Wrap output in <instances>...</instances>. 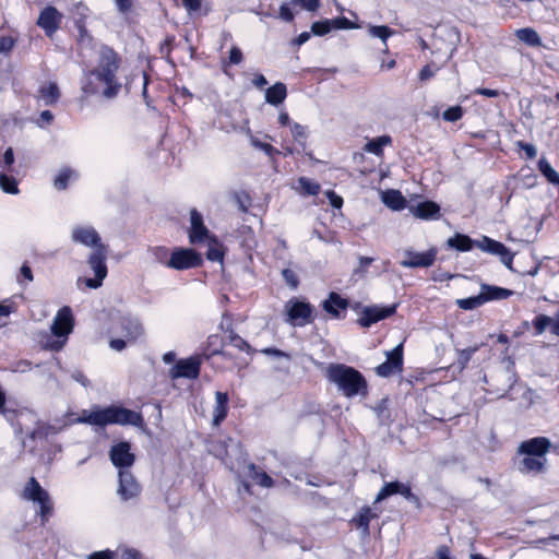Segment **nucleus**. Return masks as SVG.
Segmentation results:
<instances>
[{
	"mask_svg": "<svg viewBox=\"0 0 559 559\" xmlns=\"http://www.w3.org/2000/svg\"><path fill=\"white\" fill-rule=\"evenodd\" d=\"M241 61H242L241 50L236 46L231 47L230 51H229V63L239 64Z\"/></svg>",
	"mask_w": 559,
	"mask_h": 559,
	"instance_id": "57",
	"label": "nucleus"
},
{
	"mask_svg": "<svg viewBox=\"0 0 559 559\" xmlns=\"http://www.w3.org/2000/svg\"><path fill=\"white\" fill-rule=\"evenodd\" d=\"M95 426H107V425H132L140 426L143 423V418L140 413L134 411L109 406L105 408H94L93 416L88 419Z\"/></svg>",
	"mask_w": 559,
	"mask_h": 559,
	"instance_id": "3",
	"label": "nucleus"
},
{
	"mask_svg": "<svg viewBox=\"0 0 559 559\" xmlns=\"http://www.w3.org/2000/svg\"><path fill=\"white\" fill-rule=\"evenodd\" d=\"M486 302V298L481 296V293L477 296L457 299L456 305L463 309V310H473L480 306H483Z\"/></svg>",
	"mask_w": 559,
	"mask_h": 559,
	"instance_id": "41",
	"label": "nucleus"
},
{
	"mask_svg": "<svg viewBox=\"0 0 559 559\" xmlns=\"http://www.w3.org/2000/svg\"><path fill=\"white\" fill-rule=\"evenodd\" d=\"M377 516V513L373 512L371 508L365 507L360 509L357 518L354 519V521L357 523V526L362 530V534L367 536L369 535V523Z\"/></svg>",
	"mask_w": 559,
	"mask_h": 559,
	"instance_id": "36",
	"label": "nucleus"
},
{
	"mask_svg": "<svg viewBox=\"0 0 559 559\" xmlns=\"http://www.w3.org/2000/svg\"><path fill=\"white\" fill-rule=\"evenodd\" d=\"M229 343L234 347L238 348L239 350L247 352V353H249L251 350L250 345L243 338H241L240 336H238L236 334H231L229 336Z\"/></svg>",
	"mask_w": 559,
	"mask_h": 559,
	"instance_id": "51",
	"label": "nucleus"
},
{
	"mask_svg": "<svg viewBox=\"0 0 559 559\" xmlns=\"http://www.w3.org/2000/svg\"><path fill=\"white\" fill-rule=\"evenodd\" d=\"M480 293L484 298H486V302L490 300H502L511 297L514 292L511 289L483 284L480 286Z\"/></svg>",
	"mask_w": 559,
	"mask_h": 559,
	"instance_id": "26",
	"label": "nucleus"
},
{
	"mask_svg": "<svg viewBox=\"0 0 559 559\" xmlns=\"http://www.w3.org/2000/svg\"><path fill=\"white\" fill-rule=\"evenodd\" d=\"M135 0H115V4L121 14L131 12Z\"/></svg>",
	"mask_w": 559,
	"mask_h": 559,
	"instance_id": "54",
	"label": "nucleus"
},
{
	"mask_svg": "<svg viewBox=\"0 0 559 559\" xmlns=\"http://www.w3.org/2000/svg\"><path fill=\"white\" fill-rule=\"evenodd\" d=\"M119 485L117 493L122 501L136 498L141 492V485L138 483L130 469H121L118 473Z\"/></svg>",
	"mask_w": 559,
	"mask_h": 559,
	"instance_id": "14",
	"label": "nucleus"
},
{
	"mask_svg": "<svg viewBox=\"0 0 559 559\" xmlns=\"http://www.w3.org/2000/svg\"><path fill=\"white\" fill-rule=\"evenodd\" d=\"M391 143L392 138L390 135H381L368 141L364 146V151L377 156H381L383 153V147L390 145Z\"/></svg>",
	"mask_w": 559,
	"mask_h": 559,
	"instance_id": "32",
	"label": "nucleus"
},
{
	"mask_svg": "<svg viewBox=\"0 0 559 559\" xmlns=\"http://www.w3.org/2000/svg\"><path fill=\"white\" fill-rule=\"evenodd\" d=\"M299 186L300 188L302 189V191L308 194V195H316L319 193L320 191V186L319 183L308 179V178H305V177H301L299 180Z\"/></svg>",
	"mask_w": 559,
	"mask_h": 559,
	"instance_id": "45",
	"label": "nucleus"
},
{
	"mask_svg": "<svg viewBox=\"0 0 559 559\" xmlns=\"http://www.w3.org/2000/svg\"><path fill=\"white\" fill-rule=\"evenodd\" d=\"M348 307V300L342 298L337 293H330L328 299L322 302L324 311L331 314L332 318H341L340 312L346 310Z\"/></svg>",
	"mask_w": 559,
	"mask_h": 559,
	"instance_id": "24",
	"label": "nucleus"
},
{
	"mask_svg": "<svg viewBox=\"0 0 559 559\" xmlns=\"http://www.w3.org/2000/svg\"><path fill=\"white\" fill-rule=\"evenodd\" d=\"M498 255L500 257L501 263L509 270H512L513 254L510 252V250L506 247L504 250H502Z\"/></svg>",
	"mask_w": 559,
	"mask_h": 559,
	"instance_id": "56",
	"label": "nucleus"
},
{
	"mask_svg": "<svg viewBox=\"0 0 559 559\" xmlns=\"http://www.w3.org/2000/svg\"><path fill=\"white\" fill-rule=\"evenodd\" d=\"M287 96L286 85L282 82H277L265 91L266 103L277 106L282 104Z\"/></svg>",
	"mask_w": 559,
	"mask_h": 559,
	"instance_id": "27",
	"label": "nucleus"
},
{
	"mask_svg": "<svg viewBox=\"0 0 559 559\" xmlns=\"http://www.w3.org/2000/svg\"><path fill=\"white\" fill-rule=\"evenodd\" d=\"M479 349V345H474L464 349H457V365L464 369L472 356Z\"/></svg>",
	"mask_w": 559,
	"mask_h": 559,
	"instance_id": "43",
	"label": "nucleus"
},
{
	"mask_svg": "<svg viewBox=\"0 0 559 559\" xmlns=\"http://www.w3.org/2000/svg\"><path fill=\"white\" fill-rule=\"evenodd\" d=\"M121 328L128 341H135L143 333L142 324L138 319L122 318Z\"/></svg>",
	"mask_w": 559,
	"mask_h": 559,
	"instance_id": "28",
	"label": "nucleus"
},
{
	"mask_svg": "<svg viewBox=\"0 0 559 559\" xmlns=\"http://www.w3.org/2000/svg\"><path fill=\"white\" fill-rule=\"evenodd\" d=\"M516 469L525 475H537L546 472L547 457L518 454L515 460Z\"/></svg>",
	"mask_w": 559,
	"mask_h": 559,
	"instance_id": "16",
	"label": "nucleus"
},
{
	"mask_svg": "<svg viewBox=\"0 0 559 559\" xmlns=\"http://www.w3.org/2000/svg\"><path fill=\"white\" fill-rule=\"evenodd\" d=\"M115 554L110 550L96 551L88 556L87 559H114Z\"/></svg>",
	"mask_w": 559,
	"mask_h": 559,
	"instance_id": "62",
	"label": "nucleus"
},
{
	"mask_svg": "<svg viewBox=\"0 0 559 559\" xmlns=\"http://www.w3.org/2000/svg\"><path fill=\"white\" fill-rule=\"evenodd\" d=\"M397 305H391L385 307L380 306H370L364 307L361 310L360 317L358 318V324L362 328H369L373 323L381 321L396 311Z\"/></svg>",
	"mask_w": 559,
	"mask_h": 559,
	"instance_id": "15",
	"label": "nucleus"
},
{
	"mask_svg": "<svg viewBox=\"0 0 559 559\" xmlns=\"http://www.w3.org/2000/svg\"><path fill=\"white\" fill-rule=\"evenodd\" d=\"M248 476L264 488L273 486V479L263 471H259L253 464L248 466Z\"/></svg>",
	"mask_w": 559,
	"mask_h": 559,
	"instance_id": "37",
	"label": "nucleus"
},
{
	"mask_svg": "<svg viewBox=\"0 0 559 559\" xmlns=\"http://www.w3.org/2000/svg\"><path fill=\"white\" fill-rule=\"evenodd\" d=\"M74 328V316L72 309L69 306L62 307L56 314L50 330L51 333L58 337L63 338L62 341L53 342L50 348L59 350L63 347L68 336L72 333Z\"/></svg>",
	"mask_w": 559,
	"mask_h": 559,
	"instance_id": "6",
	"label": "nucleus"
},
{
	"mask_svg": "<svg viewBox=\"0 0 559 559\" xmlns=\"http://www.w3.org/2000/svg\"><path fill=\"white\" fill-rule=\"evenodd\" d=\"M204 243L207 246L206 258L210 261H221L223 259L222 246L214 236L205 240Z\"/></svg>",
	"mask_w": 559,
	"mask_h": 559,
	"instance_id": "39",
	"label": "nucleus"
},
{
	"mask_svg": "<svg viewBox=\"0 0 559 559\" xmlns=\"http://www.w3.org/2000/svg\"><path fill=\"white\" fill-rule=\"evenodd\" d=\"M200 359L197 357L181 359L170 369V377L173 379H195L200 373Z\"/></svg>",
	"mask_w": 559,
	"mask_h": 559,
	"instance_id": "20",
	"label": "nucleus"
},
{
	"mask_svg": "<svg viewBox=\"0 0 559 559\" xmlns=\"http://www.w3.org/2000/svg\"><path fill=\"white\" fill-rule=\"evenodd\" d=\"M228 395L224 392L215 393V405L213 408V425L218 426L227 416Z\"/></svg>",
	"mask_w": 559,
	"mask_h": 559,
	"instance_id": "25",
	"label": "nucleus"
},
{
	"mask_svg": "<svg viewBox=\"0 0 559 559\" xmlns=\"http://www.w3.org/2000/svg\"><path fill=\"white\" fill-rule=\"evenodd\" d=\"M370 37L379 38L383 45V52H388V39L395 34V31L386 25H367Z\"/></svg>",
	"mask_w": 559,
	"mask_h": 559,
	"instance_id": "29",
	"label": "nucleus"
},
{
	"mask_svg": "<svg viewBox=\"0 0 559 559\" xmlns=\"http://www.w3.org/2000/svg\"><path fill=\"white\" fill-rule=\"evenodd\" d=\"M23 498L31 500L39 506V515L41 523L45 524L48 521L49 515L52 511V501L49 493L39 485V483L32 477L24 487Z\"/></svg>",
	"mask_w": 559,
	"mask_h": 559,
	"instance_id": "7",
	"label": "nucleus"
},
{
	"mask_svg": "<svg viewBox=\"0 0 559 559\" xmlns=\"http://www.w3.org/2000/svg\"><path fill=\"white\" fill-rule=\"evenodd\" d=\"M202 264V257L193 249L176 248L171 253L167 267L174 270H188Z\"/></svg>",
	"mask_w": 559,
	"mask_h": 559,
	"instance_id": "9",
	"label": "nucleus"
},
{
	"mask_svg": "<svg viewBox=\"0 0 559 559\" xmlns=\"http://www.w3.org/2000/svg\"><path fill=\"white\" fill-rule=\"evenodd\" d=\"M516 145L525 152L527 158L530 159H533L537 155V150L533 144L519 141Z\"/></svg>",
	"mask_w": 559,
	"mask_h": 559,
	"instance_id": "55",
	"label": "nucleus"
},
{
	"mask_svg": "<svg viewBox=\"0 0 559 559\" xmlns=\"http://www.w3.org/2000/svg\"><path fill=\"white\" fill-rule=\"evenodd\" d=\"M409 213L423 221H433L440 217V206L433 201H423L408 206Z\"/></svg>",
	"mask_w": 559,
	"mask_h": 559,
	"instance_id": "23",
	"label": "nucleus"
},
{
	"mask_svg": "<svg viewBox=\"0 0 559 559\" xmlns=\"http://www.w3.org/2000/svg\"><path fill=\"white\" fill-rule=\"evenodd\" d=\"M0 188L3 192L16 194L19 192L17 182L13 177H9L4 169L0 168Z\"/></svg>",
	"mask_w": 559,
	"mask_h": 559,
	"instance_id": "40",
	"label": "nucleus"
},
{
	"mask_svg": "<svg viewBox=\"0 0 559 559\" xmlns=\"http://www.w3.org/2000/svg\"><path fill=\"white\" fill-rule=\"evenodd\" d=\"M107 254V246L97 247L94 249L87 258V265L94 272L95 277L83 280L80 278L79 282H83L86 287L92 289L99 288L103 285V281L106 278L108 272L106 265Z\"/></svg>",
	"mask_w": 559,
	"mask_h": 559,
	"instance_id": "5",
	"label": "nucleus"
},
{
	"mask_svg": "<svg viewBox=\"0 0 559 559\" xmlns=\"http://www.w3.org/2000/svg\"><path fill=\"white\" fill-rule=\"evenodd\" d=\"M280 17L285 22H292L294 20V14L288 8L287 4H282L280 8Z\"/></svg>",
	"mask_w": 559,
	"mask_h": 559,
	"instance_id": "61",
	"label": "nucleus"
},
{
	"mask_svg": "<svg viewBox=\"0 0 559 559\" xmlns=\"http://www.w3.org/2000/svg\"><path fill=\"white\" fill-rule=\"evenodd\" d=\"M60 97V91L55 82H49L46 85H43L39 90V98L44 102L45 105L55 104Z\"/></svg>",
	"mask_w": 559,
	"mask_h": 559,
	"instance_id": "33",
	"label": "nucleus"
},
{
	"mask_svg": "<svg viewBox=\"0 0 559 559\" xmlns=\"http://www.w3.org/2000/svg\"><path fill=\"white\" fill-rule=\"evenodd\" d=\"M462 116L463 109L460 106L450 107L442 114L443 119L451 122L460 120Z\"/></svg>",
	"mask_w": 559,
	"mask_h": 559,
	"instance_id": "48",
	"label": "nucleus"
},
{
	"mask_svg": "<svg viewBox=\"0 0 559 559\" xmlns=\"http://www.w3.org/2000/svg\"><path fill=\"white\" fill-rule=\"evenodd\" d=\"M538 169L550 183L559 187V174L552 168L545 157L539 159Z\"/></svg>",
	"mask_w": 559,
	"mask_h": 559,
	"instance_id": "38",
	"label": "nucleus"
},
{
	"mask_svg": "<svg viewBox=\"0 0 559 559\" xmlns=\"http://www.w3.org/2000/svg\"><path fill=\"white\" fill-rule=\"evenodd\" d=\"M61 21L62 14L56 8L47 7L40 12L37 24L46 35L51 36L59 28Z\"/></svg>",
	"mask_w": 559,
	"mask_h": 559,
	"instance_id": "22",
	"label": "nucleus"
},
{
	"mask_svg": "<svg viewBox=\"0 0 559 559\" xmlns=\"http://www.w3.org/2000/svg\"><path fill=\"white\" fill-rule=\"evenodd\" d=\"M119 79H112L95 69L87 71L82 80V91L85 95H100L114 99L121 91Z\"/></svg>",
	"mask_w": 559,
	"mask_h": 559,
	"instance_id": "2",
	"label": "nucleus"
},
{
	"mask_svg": "<svg viewBox=\"0 0 559 559\" xmlns=\"http://www.w3.org/2000/svg\"><path fill=\"white\" fill-rule=\"evenodd\" d=\"M447 246L461 252H467L475 246V241L467 235L457 233L447 240Z\"/></svg>",
	"mask_w": 559,
	"mask_h": 559,
	"instance_id": "30",
	"label": "nucleus"
},
{
	"mask_svg": "<svg viewBox=\"0 0 559 559\" xmlns=\"http://www.w3.org/2000/svg\"><path fill=\"white\" fill-rule=\"evenodd\" d=\"M109 459L112 465L118 468V473L121 469H130L134 464L135 455L131 452V445L129 442L121 441L114 444L109 450Z\"/></svg>",
	"mask_w": 559,
	"mask_h": 559,
	"instance_id": "13",
	"label": "nucleus"
},
{
	"mask_svg": "<svg viewBox=\"0 0 559 559\" xmlns=\"http://www.w3.org/2000/svg\"><path fill=\"white\" fill-rule=\"evenodd\" d=\"M212 235L203 223L202 215L195 210L190 211V230L189 240L191 243H202L210 239Z\"/></svg>",
	"mask_w": 559,
	"mask_h": 559,
	"instance_id": "19",
	"label": "nucleus"
},
{
	"mask_svg": "<svg viewBox=\"0 0 559 559\" xmlns=\"http://www.w3.org/2000/svg\"><path fill=\"white\" fill-rule=\"evenodd\" d=\"M282 275L288 286H290L294 289L297 288L299 281L294 271L285 269L282 271Z\"/></svg>",
	"mask_w": 559,
	"mask_h": 559,
	"instance_id": "52",
	"label": "nucleus"
},
{
	"mask_svg": "<svg viewBox=\"0 0 559 559\" xmlns=\"http://www.w3.org/2000/svg\"><path fill=\"white\" fill-rule=\"evenodd\" d=\"M382 202L394 211L403 210L406 206V199L397 190H389L382 194Z\"/></svg>",
	"mask_w": 559,
	"mask_h": 559,
	"instance_id": "31",
	"label": "nucleus"
},
{
	"mask_svg": "<svg viewBox=\"0 0 559 559\" xmlns=\"http://www.w3.org/2000/svg\"><path fill=\"white\" fill-rule=\"evenodd\" d=\"M373 262L372 258L369 257H360L359 258V267L355 270V274H359L362 276L366 273V269Z\"/></svg>",
	"mask_w": 559,
	"mask_h": 559,
	"instance_id": "58",
	"label": "nucleus"
},
{
	"mask_svg": "<svg viewBox=\"0 0 559 559\" xmlns=\"http://www.w3.org/2000/svg\"><path fill=\"white\" fill-rule=\"evenodd\" d=\"M484 381L488 385V393L503 397L518 381L513 361L510 358L503 359L489 376H484Z\"/></svg>",
	"mask_w": 559,
	"mask_h": 559,
	"instance_id": "4",
	"label": "nucleus"
},
{
	"mask_svg": "<svg viewBox=\"0 0 559 559\" xmlns=\"http://www.w3.org/2000/svg\"><path fill=\"white\" fill-rule=\"evenodd\" d=\"M552 320L554 319L545 314L537 316L533 321L536 333L538 335L543 334L549 325L551 326Z\"/></svg>",
	"mask_w": 559,
	"mask_h": 559,
	"instance_id": "46",
	"label": "nucleus"
},
{
	"mask_svg": "<svg viewBox=\"0 0 559 559\" xmlns=\"http://www.w3.org/2000/svg\"><path fill=\"white\" fill-rule=\"evenodd\" d=\"M401 495L408 501H416L417 497L412 492V489L408 485L400 481H391L386 483L378 492L374 503H378L390 496Z\"/></svg>",
	"mask_w": 559,
	"mask_h": 559,
	"instance_id": "21",
	"label": "nucleus"
},
{
	"mask_svg": "<svg viewBox=\"0 0 559 559\" xmlns=\"http://www.w3.org/2000/svg\"><path fill=\"white\" fill-rule=\"evenodd\" d=\"M475 246L484 252L498 255L504 250L506 246L499 241H496L487 236H484L480 240L475 241Z\"/></svg>",
	"mask_w": 559,
	"mask_h": 559,
	"instance_id": "35",
	"label": "nucleus"
},
{
	"mask_svg": "<svg viewBox=\"0 0 559 559\" xmlns=\"http://www.w3.org/2000/svg\"><path fill=\"white\" fill-rule=\"evenodd\" d=\"M182 3L189 13L197 12L201 9V0H182Z\"/></svg>",
	"mask_w": 559,
	"mask_h": 559,
	"instance_id": "59",
	"label": "nucleus"
},
{
	"mask_svg": "<svg viewBox=\"0 0 559 559\" xmlns=\"http://www.w3.org/2000/svg\"><path fill=\"white\" fill-rule=\"evenodd\" d=\"M251 144L255 147V148H259V150H262L263 152H265V154H267L269 156H272L273 154L277 153V150L274 148L272 145L267 144V143H263L261 141H259L258 139L255 138H251Z\"/></svg>",
	"mask_w": 559,
	"mask_h": 559,
	"instance_id": "53",
	"label": "nucleus"
},
{
	"mask_svg": "<svg viewBox=\"0 0 559 559\" xmlns=\"http://www.w3.org/2000/svg\"><path fill=\"white\" fill-rule=\"evenodd\" d=\"M403 367V345L399 344L392 350L386 353V360L379 365L376 369L380 377H389L395 372H400Z\"/></svg>",
	"mask_w": 559,
	"mask_h": 559,
	"instance_id": "17",
	"label": "nucleus"
},
{
	"mask_svg": "<svg viewBox=\"0 0 559 559\" xmlns=\"http://www.w3.org/2000/svg\"><path fill=\"white\" fill-rule=\"evenodd\" d=\"M287 313L286 321L293 325L304 326L310 322L312 314V307L308 302L290 299L285 305Z\"/></svg>",
	"mask_w": 559,
	"mask_h": 559,
	"instance_id": "10",
	"label": "nucleus"
},
{
	"mask_svg": "<svg viewBox=\"0 0 559 559\" xmlns=\"http://www.w3.org/2000/svg\"><path fill=\"white\" fill-rule=\"evenodd\" d=\"M120 63L121 59L112 48L102 46L98 51L97 66L94 69L112 79H118L117 72L120 68Z\"/></svg>",
	"mask_w": 559,
	"mask_h": 559,
	"instance_id": "11",
	"label": "nucleus"
},
{
	"mask_svg": "<svg viewBox=\"0 0 559 559\" xmlns=\"http://www.w3.org/2000/svg\"><path fill=\"white\" fill-rule=\"evenodd\" d=\"M126 345H127V342L122 338H112L109 342L110 348H112L114 350H117V352H121L122 349H124Z\"/></svg>",
	"mask_w": 559,
	"mask_h": 559,
	"instance_id": "64",
	"label": "nucleus"
},
{
	"mask_svg": "<svg viewBox=\"0 0 559 559\" xmlns=\"http://www.w3.org/2000/svg\"><path fill=\"white\" fill-rule=\"evenodd\" d=\"M13 47V41L10 37H0V53L9 52Z\"/></svg>",
	"mask_w": 559,
	"mask_h": 559,
	"instance_id": "63",
	"label": "nucleus"
},
{
	"mask_svg": "<svg viewBox=\"0 0 559 559\" xmlns=\"http://www.w3.org/2000/svg\"><path fill=\"white\" fill-rule=\"evenodd\" d=\"M326 197L329 198L330 203L333 207L340 209L343 205V199L340 195L335 194L334 191H326Z\"/></svg>",
	"mask_w": 559,
	"mask_h": 559,
	"instance_id": "60",
	"label": "nucleus"
},
{
	"mask_svg": "<svg viewBox=\"0 0 559 559\" xmlns=\"http://www.w3.org/2000/svg\"><path fill=\"white\" fill-rule=\"evenodd\" d=\"M150 254L154 259L155 262L164 264L167 266V262L169 261L170 253L165 247H153L148 250Z\"/></svg>",
	"mask_w": 559,
	"mask_h": 559,
	"instance_id": "44",
	"label": "nucleus"
},
{
	"mask_svg": "<svg viewBox=\"0 0 559 559\" xmlns=\"http://www.w3.org/2000/svg\"><path fill=\"white\" fill-rule=\"evenodd\" d=\"M75 177L76 174L74 170L70 168H64L57 175L53 185L58 190H63L67 188L68 182Z\"/></svg>",
	"mask_w": 559,
	"mask_h": 559,
	"instance_id": "42",
	"label": "nucleus"
},
{
	"mask_svg": "<svg viewBox=\"0 0 559 559\" xmlns=\"http://www.w3.org/2000/svg\"><path fill=\"white\" fill-rule=\"evenodd\" d=\"M332 29L331 20L318 21L312 23L311 32L317 36H323Z\"/></svg>",
	"mask_w": 559,
	"mask_h": 559,
	"instance_id": "47",
	"label": "nucleus"
},
{
	"mask_svg": "<svg viewBox=\"0 0 559 559\" xmlns=\"http://www.w3.org/2000/svg\"><path fill=\"white\" fill-rule=\"evenodd\" d=\"M71 240L74 243L92 248L105 247L98 231L91 225H75L71 229Z\"/></svg>",
	"mask_w": 559,
	"mask_h": 559,
	"instance_id": "12",
	"label": "nucleus"
},
{
	"mask_svg": "<svg viewBox=\"0 0 559 559\" xmlns=\"http://www.w3.org/2000/svg\"><path fill=\"white\" fill-rule=\"evenodd\" d=\"M550 441L545 437H535L520 443L518 454H527L538 457H546L550 449Z\"/></svg>",
	"mask_w": 559,
	"mask_h": 559,
	"instance_id": "18",
	"label": "nucleus"
},
{
	"mask_svg": "<svg viewBox=\"0 0 559 559\" xmlns=\"http://www.w3.org/2000/svg\"><path fill=\"white\" fill-rule=\"evenodd\" d=\"M13 163H14L13 150H12V147H8L3 154V158L0 159L1 169H4V173L10 171Z\"/></svg>",
	"mask_w": 559,
	"mask_h": 559,
	"instance_id": "50",
	"label": "nucleus"
},
{
	"mask_svg": "<svg viewBox=\"0 0 559 559\" xmlns=\"http://www.w3.org/2000/svg\"><path fill=\"white\" fill-rule=\"evenodd\" d=\"M331 22H332V28L353 29V28H357L358 27V25L354 24L347 17H344V16L331 20Z\"/></svg>",
	"mask_w": 559,
	"mask_h": 559,
	"instance_id": "49",
	"label": "nucleus"
},
{
	"mask_svg": "<svg viewBox=\"0 0 559 559\" xmlns=\"http://www.w3.org/2000/svg\"><path fill=\"white\" fill-rule=\"evenodd\" d=\"M515 36L521 41L525 43L531 47H539L542 46L540 36L537 32L531 27L520 28L515 32Z\"/></svg>",
	"mask_w": 559,
	"mask_h": 559,
	"instance_id": "34",
	"label": "nucleus"
},
{
	"mask_svg": "<svg viewBox=\"0 0 559 559\" xmlns=\"http://www.w3.org/2000/svg\"><path fill=\"white\" fill-rule=\"evenodd\" d=\"M326 379L348 399L367 393V382L355 368L344 364H330L325 370Z\"/></svg>",
	"mask_w": 559,
	"mask_h": 559,
	"instance_id": "1",
	"label": "nucleus"
},
{
	"mask_svg": "<svg viewBox=\"0 0 559 559\" xmlns=\"http://www.w3.org/2000/svg\"><path fill=\"white\" fill-rule=\"evenodd\" d=\"M438 250L432 247L425 252H417L413 248L404 249L403 259L400 261L401 266L407 269L430 267L437 259Z\"/></svg>",
	"mask_w": 559,
	"mask_h": 559,
	"instance_id": "8",
	"label": "nucleus"
}]
</instances>
